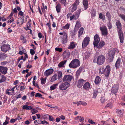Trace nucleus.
<instances>
[{"mask_svg":"<svg viewBox=\"0 0 125 125\" xmlns=\"http://www.w3.org/2000/svg\"><path fill=\"white\" fill-rule=\"evenodd\" d=\"M116 25L117 29V32L120 42L121 43H123V42L124 38L122 31V26L120 21H118L116 22Z\"/></svg>","mask_w":125,"mask_h":125,"instance_id":"f257e3e1","label":"nucleus"},{"mask_svg":"<svg viewBox=\"0 0 125 125\" xmlns=\"http://www.w3.org/2000/svg\"><path fill=\"white\" fill-rule=\"evenodd\" d=\"M111 70L110 67L109 65H107L105 69L102 67L99 70V73L101 74H104L106 77H108Z\"/></svg>","mask_w":125,"mask_h":125,"instance_id":"f03ea898","label":"nucleus"},{"mask_svg":"<svg viewBox=\"0 0 125 125\" xmlns=\"http://www.w3.org/2000/svg\"><path fill=\"white\" fill-rule=\"evenodd\" d=\"M80 62L77 59H75L71 62L69 64V66L71 68H75L79 66Z\"/></svg>","mask_w":125,"mask_h":125,"instance_id":"7ed1b4c3","label":"nucleus"},{"mask_svg":"<svg viewBox=\"0 0 125 125\" xmlns=\"http://www.w3.org/2000/svg\"><path fill=\"white\" fill-rule=\"evenodd\" d=\"M105 59V57L103 55L99 56L97 58V63L99 65L103 64L104 63Z\"/></svg>","mask_w":125,"mask_h":125,"instance_id":"20e7f679","label":"nucleus"},{"mask_svg":"<svg viewBox=\"0 0 125 125\" xmlns=\"http://www.w3.org/2000/svg\"><path fill=\"white\" fill-rule=\"evenodd\" d=\"M70 85V84L68 82H65L61 83L59 86V87L60 90H64L67 88Z\"/></svg>","mask_w":125,"mask_h":125,"instance_id":"39448f33","label":"nucleus"},{"mask_svg":"<svg viewBox=\"0 0 125 125\" xmlns=\"http://www.w3.org/2000/svg\"><path fill=\"white\" fill-rule=\"evenodd\" d=\"M1 50L4 52H6L10 49V45L9 44H3L0 47Z\"/></svg>","mask_w":125,"mask_h":125,"instance_id":"423d86ee","label":"nucleus"},{"mask_svg":"<svg viewBox=\"0 0 125 125\" xmlns=\"http://www.w3.org/2000/svg\"><path fill=\"white\" fill-rule=\"evenodd\" d=\"M117 49L114 48L112 49L108 53L109 59L111 60H113L114 58L116 50Z\"/></svg>","mask_w":125,"mask_h":125,"instance_id":"0eeeda50","label":"nucleus"},{"mask_svg":"<svg viewBox=\"0 0 125 125\" xmlns=\"http://www.w3.org/2000/svg\"><path fill=\"white\" fill-rule=\"evenodd\" d=\"M90 41V38L88 37H85L82 43V47L84 48L87 46Z\"/></svg>","mask_w":125,"mask_h":125,"instance_id":"6e6552de","label":"nucleus"},{"mask_svg":"<svg viewBox=\"0 0 125 125\" xmlns=\"http://www.w3.org/2000/svg\"><path fill=\"white\" fill-rule=\"evenodd\" d=\"M119 88V86L117 84H115L113 86L111 90V92L112 94H114L115 95L117 94Z\"/></svg>","mask_w":125,"mask_h":125,"instance_id":"1a4fd4ad","label":"nucleus"},{"mask_svg":"<svg viewBox=\"0 0 125 125\" xmlns=\"http://www.w3.org/2000/svg\"><path fill=\"white\" fill-rule=\"evenodd\" d=\"M102 34L103 35L106 36L108 34L107 29L105 26H103L100 28Z\"/></svg>","mask_w":125,"mask_h":125,"instance_id":"9d476101","label":"nucleus"},{"mask_svg":"<svg viewBox=\"0 0 125 125\" xmlns=\"http://www.w3.org/2000/svg\"><path fill=\"white\" fill-rule=\"evenodd\" d=\"M105 44L104 41H101L99 42L98 43L96 44L94 46V47L97 48L98 49H101L103 47Z\"/></svg>","mask_w":125,"mask_h":125,"instance_id":"9b49d317","label":"nucleus"},{"mask_svg":"<svg viewBox=\"0 0 125 125\" xmlns=\"http://www.w3.org/2000/svg\"><path fill=\"white\" fill-rule=\"evenodd\" d=\"M73 76L72 75H65L63 77V82H70L73 79Z\"/></svg>","mask_w":125,"mask_h":125,"instance_id":"f8f14e48","label":"nucleus"},{"mask_svg":"<svg viewBox=\"0 0 125 125\" xmlns=\"http://www.w3.org/2000/svg\"><path fill=\"white\" fill-rule=\"evenodd\" d=\"M68 34L67 33L64 31V35L62 38V43L65 44L67 43L68 41Z\"/></svg>","mask_w":125,"mask_h":125,"instance_id":"ddd939ff","label":"nucleus"},{"mask_svg":"<svg viewBox=\"0 0 125 125\" xmlns=\"http://www.w3.org/2000/svg\"><path fill=\"white\" fill-rule=\"evenodd\" d=\"M8 68L6 67L0 66V72L3 74L5 75L7 73Z\"/></svg>","mask_w":125,"mask_h":125,"instance_id":"4468645a","label":"nucleus"},{"mask_svg":"<svg viewBox=\"0 0 125 125\" xmlns=\"http://www.w3.org/2000/svg\"><path fill=\"white\" fill-rule=\"evenodd\" d=\"M94 40L93 42L94 46L96 44L98 43L100 41V38L98 34H95L94 37Z\"/></svg>","mask_w":125,"mask_h":125,"instance_id":"2eb2a0df","label":"nucleus"},{"mask_svg":"<svg viewBox=\"0 0 125 125\" xmlns=\"http://www.w3.org/2000/svg\"><path fill=\"white\" fill-rule=\"evenodd\" d=\"M91 84L89 82H86L83 85V88L84 89L86 90H88L91 88L90 87Z\"/></svg>","mask_w":125,"mask_h":125,"instance_id":"dca6fc26","label":"nucleus"},{"mask_svg":"<svg viewBox=\"0 0 125 125\" xmlns=\"http://www.w3.org/2000/svg\"><path fill=\"white\" fill-rule=\"evenodd\" d=\"M53 72L52 69H50L47 70L44 73V75L45 76H48L51 74Z\"/></svg>","mask_w":125,"mask_h":125,"instance_id":"f3484780","label":"nucleus"},{"mask_svg":"<svg viewBox=\"0 0 125 125\" xmlns=\"http://www.w3.org/2000/svg\"><path fill=\"white\" fill-rule=\"evenodd\" d=\"M85 82L84 80L83 79H79L78 81V83L77 84V87L79 88H81L83 85V83Z\"/></svg>","mask_w":125,"mask_h":125,"instance_id":"a211bd4d","label":"nucleus"},{"mask_svg":"<svg viewBox=\"0 0 125 125\" xmlns=\"http://www.w3.org/2000/svg\"><path fill=\"white\" fill-rule=\"evenodd\" d=\"M83 4L84 8V10H86L89 6L88 0H83Z\"/></svg>","mask_w":125,"mask_h":125,"instance_id":"6ab92c4d","label":"nucleus"},{"mask_svg":"<svg viewBox=\"0 0 125 125\" xmlns=\"http://www.w3.org/2000/svg\"><path fill=\"white\" fill-rule=\"evenodd\" d=\"M81 11V9L80 8L75 12V20L77 19L79 17L80 13Z\"/></svg>","mask_w":125,"mask_h":125,"instance_id":"aec40b11","label":"nucleus"},{"mask_svg":"<svg viewBox=\"0 0 125 125\" xmlns=\"http://www.w3.org/2000/svg\"><path fill=\"white\" fill-rule=\"evenodd\" d=\"M121 59L119 58L117 59L115 64V66L116 69H118L120 66Z\"/></svg>","mask_w":125,"mask_h":125,"instance_id":"412c9836","label":"nucleus"},{"mask_svg":"<svg viewBox=\"0 0 125 125\" xmlns=\"http://www.w3.org/2000/svg\"><path fill=\"white\" fill-rule=\"evenodd\" d=\"M55 8L57 13H59L60 12L61 10V5L60 4L58 3L56 5Z\"/></svg>","mask_w":125,"mask_h":125,"instance_id":"4be33fe9","label":"nucleus"},{"mask_svg":"<svg viewBox=\"0 0 125 125\" xmlns=\"http://www.w3.org/2000/svg\"><path fill=\"white\" fill-rule=\"evenodd\" d=\"M101 81V79L100 77L96 76L94 81V83L96 84H98L100 83Z\"/></svg>","mask_w":125,"mask_h":125,"instance_id":"5701e85b","label":"nucleus"},{"mask_svg":"<svg viewBox=\"0 0 125 125\" xmlns=\"http://www.w3.org/2000/svg\"><path fill=\"white\" fill-rule=\"evenodd\" d=\"M76 45V44L75 42H71L68 48L70 49H73L75 47Z\"/></svg>","mask_w":125,"mask_h":125,"instance_id":"b1692460","label":"nucleus"},{"mask_svg":"<svg viewBox=\"0 0 125 125\" xmlns=\"http://www.w3.org/2000/svg\"><path fill=\"white\" fill-rule=\"evenodd\" d=\"M116 113L118 116L121 117L123 113V111L119 109L116 110Z\"/></svg>","mask_w":125,"mask_h":125,"instance_id":"393cba45","label":"nucleus"},{"mask_svg":"<svg viewBox=\"0 0 125 125\" xmlns=\"http://www.w3.org/2000/svg\"><path fill=\"white\" fill-rule=\"evenodd\" d=\"M64 57L65 58L69 57L70 55V52L68 50L67 51H65L63 53Z\"/></svg>","mask_w":125,"mask_h":125,"instance_id":"a878e982","label":"nucleus"},{"mask_svg":"<svg viewBox=\"0 0 125 125\" xmlns=\"http://www.w3.org/2000/svg\"><path fill=\"white\" fill-rule=\"evenodd\" d=\"M83 28L82 27L80 28L78 31V38L79 39L80 38V36L82 34L83 31Z\"/></svg>","mask_w":125,"mask_h":125,"instance_id":"bb28decb","label":"nucleus"},{"mask_svg":"<svg viewBox=\"0 0 125 125\" xmlns=\"http://www.w3.org/2000/svg\"><path fill=\"white\" fill-rule=\"evenodd\" d=\"M66 60H64L60 62L58 65V66L60 68L63 67L64 65L66 63Z\"/></svg>","mask_w":125,"mask_h":125,"instance_id":"cd10ccee","label":"nucleus"},{"mask_svg":"<svg viewBox=\"0 0 125 125\" xmlns=\"http://www.w3.org/2000/svg\"><path fill=\"white\" fill-rule=\"evenodd\" d=\"M106 16L109 21H111V20L112 16L110 13L109 11H108L106 12Z\"/></svg>","mask_w":125,"mask_h":125,"instance_id":"c85d7f7f","label":"nucleus"},{"mask_svg":"<svg viewBox=\"0 0 125 125\" xmlns=\"http://www.w3.org/2000/svg\"><path fill=\"white\" fill-rule=\"evenodd\" d=\"M0 83H2L6 81V77L3 75H1L0 76Z\"/></svg>","mask_w":125,"mask_h":125,"instance_id":"c756f323","label":"nucleus"},{"mask_svg":"<svg viewBox=\"0 0 125 125\" xmlns=\"http://www.w3.org/2000/svg\"><path fill=\"white\" fill-rule=\"evenodd\" d=\"M22 108L24 110H28L32 109V107L31 106H28L27 105H25L23 106Z\"/></svg>","mask_w":125,"mask_h":125,"instance_id":"7c9ffc66","label":"nucleus"},{"mask_svg":"<svg viewBox=\"0 0 125 125\" xmlns=\"http://www.w3.org/2000/svg\"><path fill=\"white\" fill-rule=\"evenodd\" d=\"M77 6L73 4L72 6L71 7V11L72 12L74 11L77 9Z\"/></svg>","mask_w":125,"mask_h":125,"instance_id":"2f4dec72","label":"nucleus"},{"mask_svg":"<svg viewBox=\"0 0 125 125\" xmlns=\"http://www.w3.org/2000/svg\"><path fill=\"white\" fill-rule=\"evenodd\" d=\"M8 56V55L2 52L1 53V59H3L6 58Z\"/></svg>","mask_w":125,"mask_h":125,"instance_id":"473e14b6","label":"nucleus"},{"mask_svg":"<svg viewBox=\"0 0 125 125\" xmlns=\"http://www.w3.org/2000/svg\"><path fill=\"white\" fill-rule=\"evenodd\" d=\"M99 18L102 19L103 21L105 20V16L102 13H100L99 14Z\"/></svg>","mask_w":125,"mask_h":125,"instance_id":"72a5a7b5","label":"nucleus"},{"mask_svg":"<svg viewBox=\"0 0 125 125\" xmlns=\"http://www.w3.org/2000/svg\"><path fill=\"white\" fill-rule=\"evenodd\" d=\"M98 92L97 90H94L93 96V98H95L98 94Z\"/></svg>","mask_w":125,"mask_h":125,"instance_id":"f704fd0d","label":"nucleus"},{"mask_svg":"<svg viewBox=\"0 0 125 125\" xmlns=\"http://www.w3.org/2000/svg\"><path fill=\"white\" fill-rule=\"evenodd\" d=\"M81 27L80 23L79 21H77L76 22V25L75 26V28L78 29Z\"/></svg>","mask_w":125,"mask_h":125,"instance_id":"c9c22d12","label":"nucleus"},{"mask_svg":"<svg viewBox=\"0 0 125 125\" xmlns=\"http://www.w3.org/2000/svg\"><path fill=\"white\" fill-rule=\"evenodd\" d=\"M57 74L58 75V79H60L62 77V72L60 71H57Z\"/></svg>","mask_w":125,"mask_h":125,"instance_id":"e433bc0d","label":"nucleus"},{"mask_svg":"<svg viewBox=\"0 0 125 125\" xmlns=\"http://www.w3.org/2000/svg\"><path fill=\"white\" fill-rule=\"evenodd\" d=\"M58 85V83H56V84H53L50 87V90H54L56 88Z\"/></svg>","mask_w":125,"mask_h":125,"instance_id":"4c0bfd02","label":"nucleus"},{"mask_svg":"<svg viewBox=\"0 0 125 125\" xmlns=\"http://www.w3.org/2000/svg\"><path fill=\"white\" fill-rule=\"evenodd\" d=\"M5 93L6 94H7L9 95H12L13 94H14V92H10L9 90V89H7L6 90Z\"/></svg>","mask_w":125,"mask_h":125,"instance_id":"58836bf2","label":"nucleus"},{"mask_svg":"<svg viewBox=\"0 0 125 125\" xmlns=\"http://www.w3.org/2000/svg\"><path fill=\"white\" fill-rule=\"evenodd\" d=\"M59 2L61 3L62 4H63L64 6H66V0H59Z\"/></svg>","mask_w":125,"mask_h":125,"instance_id":"ea45409f","label":"nucleus"},{"mask_svg":"<svg viewBox=\"0 0 125 125\" xmlns=\"http://www.w3.org/2000/svg\"><path fill=\"white\" fill-rule=\"evenodd\" d=\"M56 75L54 74L51 80V82H53L56 80L57 79L56 78Z\"/></svg>","mask_w":125,"mask_h":125,"instance_id":"a19ab883","label":"nucleus"},{"mask_svg":"<svg viewBox=\"0 0 125 125\" xmlns=\"http://www.w3.org/2000/svg\"><path fill=\"white\" fill-rule=\"evenodd\" d=\"M46 115H44V116H46ZM48 115L49 116V120L53 122L55 121V119H54L53 117L49 115Z\"/></svg>","mask_w":125,"mask_h":125,"instance_id":"79ce46f5","label":"nucleus"},{"mask_svg":"<svg viewBox=\"0 0 125 125\" xmlns=\"http://www.w3.org/2000/svg\"><path fill=\"white\" fill-rule=\"evenodd\" d=\"M46 80V78H45L44 79L42 78H41V83L42 84H44L45 83Z\"/></svg>","mask_w":125,"mask_h":125,"instance_id":"37998d69","label":"nucleus"},{"mask_svg":"<svg viewBox=\"0 0 125 125\" xmlns=\"http://www.w3.org/2000/svg\"><path fill=\"white\" fill-rule=\"evenodd\" d=\"M70 26V24H69L67 23L62 28L63 29H68L69 28Z\"/></svg>","mask_w":125,"mask_h":125,"instance_id":"c03bdc74","label":"nucleus"},{"mask_svg":"<svg viewBox=\"0 0 125 125\" xmlns=\"http://www.w3.org/2000/svg\"><path fill=\"white\" fill-rule=\"evenodd\" d=\"M80 73L79 71H77L75 75V79L76 80H77L78 79V77L80 76Z\"/></svg>","mask_w":125,"mask_h":125,"instance_id":"a18cd8bd","label":"nucleus"},{"mask_svg":"<svg viewBox=\"0 0 125 125\" xmlns=\"http://www.w3.org/2000/svg\"><path fill=\"white\" fill-rule=\"evenodd\" d=\"M111 21H109L107 23V26L108 29H111L112 27L111 23Z\"/></svg>","mask_w":125,"mask_h":125,"instance_id":"49530a36","label":"nucleus"},{"mask_svg":"<svg viewBox=\"0 0 125 125\" xmlns=\"http://www.w3.org/2000/svg\"><path fill=\"white\" fill-rule=\"evenodd\" d=\"M91 13L92 16H95L96 12L93 9L92 10H91Z\"/></svg>","mask_w":125,"mask_h":125,"instance_id":"de8ad7c7","label":"nucleus"},{"mask_svg":"<svg viewBox=\"0 0 125 125\" xmlns=\"http://www.w3.org/2000/svg\"><path fill=\"white\" fill-rule=\"evenodd\" d=\"M34 123L36 125L40 124L41 123L39 120H35L34 121Z\"/></svg>","mask_w":125,"mask_h":125,"instance_id":"09e8293b","label":"nucleus"},{"mask_svg":"<svg viewBox=\"0 0 125 125\" xmlns=\"http://www.w3.org/2000/svg\"><path fill=\"white\" fill-rule=\"evenodd\" d=\"M42 95L41 94L39 93H36L35 96V97H38L41 98H42Z\"/></svg>","mask_w":125,"mask_h":125,"instance_id":"8fccbe9b","label":"nucleus"},{"mask_svg":"<svg viewBox=\"0 0 125 125\" xmlns=\"http://www.w3.org/2000/svg\"><path fill=\"white\" fill-rule=\"evenodd\" d=\"M79 0H76L73 4L77 6L79 4Z\"/></svg>","mask_w":125,"mask_h":125,"instance_id":"3c124183","label":"nucleus"},{"mask_svg":"<svg viewBox=\"0 0 125 125\" xmlns=\"http://www.w3.org/2000/svg\"><path fill=\"white\" fill-rule=\"evenodd\" d=\"M38 111L34 109H32L31 111V112L32 113V114H35V113H37L38 112Z\"/></svg>","mask_w":125,"mask_h":125,"instance_id":"603ef678","label":"nucleus"},{"mask_svg":"<svg viewBox=\"0 0 125 125\" xmlns=\"http://www.w3.org/2000/svg\"><path fill=\"white\" fill-rule=\"evenodd\" d=\"M90 53L89 52H87L85 54V56L86 58H89L90 56Z\"/></svg>","mask_w":125,"mask_h":125,"instance_id":"864d4df0","label":"nucleus"},{"mask_svg":"<svg viewBox=\"0 0 125 125\" xmlns=\"http://www.w3.org/2000/svg\"><path fill=\"white\" fill-rule=\"evenodd\" d=\"M24 19H21L19 18L18 20V21H20V23L21 24V25L23 24V23Z\"/></svg>","mask_w":125,"mask_h":125,"instance_id":"5fc2aeb1","label":"nucleus"},{"mask_svg":"<svg viewBox=\"0 0 125 125\" xmlns=\"http://www.w3.org/2000/svg\"><path fill=\"white\" fill-rule=\"evenodd\" d=\"M55 50L56 51H58L59 52H61L62 51V50L61 48H55Z\"/></svg>","mask_w":125,"mask_h":125,"instance_id":"6e6d98bb","label":"nucleus"},{"mask_svg":"<svg viewBox=\"0 0 125 125\" xmlns=\"http://www.w3.org/2000/svg\"><path fill=\"white\" fill-rule=\"evenodd\" d=\"M31 24L30 23H27V28L28 29H30V28L31 27Z\"/></svg>","mask_w":125,"mask_h":125,"instance_id":"4d7b16f0","label":"nucleus"},{"mask_svg":"<svg viewBox=\"0 0 125 125\" xmlns=\"http://www.w3.org/2000/svg\"><path fill=\"white\" fill-rule=\"evenodd\" d=\"M17 86V85L15 86L14 87H13L12 88H10V89H9V91H11L12 92H13L14 91V89L15 87Z\"/></svg>","mask_w":125,"mask_h":125,"instance_id":"13d9d810","label":"nucleus"},{"mask_svg":"<svg viewBox=\"0 0 125 125\" xmlns=\"http://www.w3.org/2000/svg\"><path fill=\"white\" fill-rule=\"evenodd\" d=\"M30 52L31 54L32 55H33L34 54L35 52L32 49H31L30 50Z\"/></svg>","mask_w":125,"mask_h":125,"instance_id":"bf43d9fd","label":"nucleus"},{"mask_svg":"<svg viewBox=\"0 0 125 125\" xmlns=\"http://www.w3.org/2000/svg\"><path fill=\"white\" fill-rule=\"evenodd\" d=\"M81 101H79L78 102H74L73 103L74 104H76L78 106L81 104Z\"/></svg>","mask_w":125,"mask_h":125,"instance_id":"052dcab7","label":"nucleus"},{"mask_svg":"<svg viewBox=\"0 0 125 125\" xmlns=\"http://www.w3.org/2000/svg\"><path fill=\"white\" fill-rule=\"evenodd\" d=\"M41 123L43 124H49V123L45 120H43L41 122Z\"/></svg>","mask_w":125,"mask_h":125,"instance_id":"680f3d73","label":"nucleus"},{"mask_svg":"<svg viewBox=\"0 0 125 125\" xmlns=\"http://www.w3.org/2000/svg\"><path fill=\"white\" fill-rule=\"evenodd\" d=\"M112 106V104L111 103H109L106 106V107H110L111 108Z\"/></svg>","mask_w":125,"mask_h":125,"instance_id":"e2e57ef3","label":"nucleus"},{"mask_svg":"<svg viewBox=\"0 0 125 125\" xmlns=\"http://www.w3.org/2000/svg\"><path fill=\"white\" fill-rule=\"evenodd\" d=\"M29 71V70L28 69H27L26 70H23V71L22 72V73L23 74L25 73L26 72L27 73H29L28 71Z\"/></svg>","mask_w":125,"mask_h":125,"instance_id":"0e129e2a","label":"nucleus"},{"mask_svg":"<svg viewBox=\"0 0 125 125\" xmlns=\"http://www.w3.org/2000/svg\"><path fill=\"white\" fill-rule=\"evenodd\" d=\"M81 104H82L83 105H87V104L86 102H85L81 101Z\"/></svg>","mask_w":125,"mask_h":125,"instance_id":"69168bd1","label":"nucleus"},{"mask_svg":"<svg viewBox=\"0 0 125 125\" xmlns=\"http://www.w3.org/2000/svg\"><path fill=\"white\" fill-rule=\"evenodd\" d=\"M88 121L91 124H95V123L94 122L92 119L89 120Z\"/></svg>","mask_w":125,"mask_h":125,"instance_id":"338daca9","label":"nucleus"},{"mask_svg":"<svg viewBox=\"0 0 125 125\" xmlns=\"http://www.w3.org/2000/svg\"><path fill=\"white\" fill-rule=\"evenodd\" d=\"M59 117L60 119L64 120L65 119V117L63 115H61L59 116Z\"/></svg>","mask_w":125,"mask_h":125,"instance_id":"774afa93","label":"nucleus"}]
</instances>
